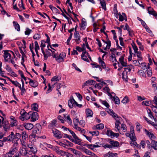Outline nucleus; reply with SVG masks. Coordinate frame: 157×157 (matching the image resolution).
I'll list each match as a JSON object with an SVG mask.
<instances>
[{
    "instance_id": "obj_60",
    "label": "nucleus",
    "mask_w": 157,
    "mask_h": 157,
    "mask_svg": "<svg viewBox=\"0 0 157 157\" xmlns=\"http://www.w3.org/2000/svg\"><path fill=\"white\" fill-rule=\"evenodd\" d=\"M72 33H71V34H70L69 37L68 38V39H67V45H69L70 41L72 38Z\"/></svg>"
},
{
    "instance_id": "obj_39",
    "label": "nucleus",
    "mask_w": 157,
    "mask_h": 157,
    "mask_svg": "<svg viewBox=\"0 0 157 157\" xmlns=\"http://www.w3.org/2000/svg\"><path fill=\"white\" fill-rule=\"evenodd\" d=\"M38 105L36 103H35L33 104V105L32 106V109L33 110L36 111H38Z\"/></svg>"
},
{
    "instance_id": "obj_31",
    "label": "nucleus",
    "mask_w": 157,
    "mask_h": 157,
    "mask_svg": "<svg viewBox=\"0 0 157 157\" xmlns=\"http://www.w3.org/2000/svg\"><path fill=\"white\" fill-rule=\"evenodd\" d=\"M104 128V125L103 124L101 123L97 125L96 126V128L98 130L102 129Z\"/></svg>"
},
{
    "instance_id": "obj_54",
    "label": "nucleus",
    "mask_w": 157,
    "mask_h": 157,
    "mask_svg": "<svg viewBox=\"0 0 157 157\" xmlns=\"http://www.w3.org/2000/svg\"><path fill=\"white\" fill-rule=\"evenodd\" d=\"M110 115L112 116L114 118L117 117L119 119L121 118V117L118 116L117 115L116 113H115L114 112H113L112 113L110 114Z\"/></svg>"
},
{
    "instance_id": "obj_12",
    "label": "nucleus",
    "mask_w": 157,
    "mask_h": 157,
    "mask_svg": "<svg viewBox=\"0 0 157 157\" xmlns=\"http://www.w3.org/2000/svg\"><path fill=\"white\" fill-rule=\"evenodd\" d=\"M31 112H29L28 113H26V116L24 118L22 117H20V120L24 121L25 120H28L31 117Z\"/></svg>"
},
{
    "instance_id": "obj_41",
    "label": "nucleus",
    "mask_w": 157,
    "mask_h": 157,
    "mask_svg": "<svg viewBox=\"0 0 157 157\" xmlns=\"http://www.w3.org/2000/svg\"><path fill=\"white\" fill-rule=\"evenodd\" d=\"M113 132L111 130H107L106 132L107 135L109 136H110L112 138H113Z\"/></svg>"
},
{
    "instance_id": "obj_51",
    "label": "nucleus",
    "mask_w": 157,
    "mask_h": 157,
    "mask_svg": "<svg viewBox=\"0 0 157 157\" xmlns=\"http://www.w3.org/2000/svg\"><path fill=\"white\" fill-rule=\"evenodd\" d=\"M59 76H54L51 79V81H59Z\"/></svg>"
},
{
    "instance_id": "obj_29",
    "label": "nucleus",
    "mask_w": 157,
    "mask_h": 157,
    "mask_svg": "<svg viewBox=\"0 0 157 157\" xmlns=\"http://www.w3.org/2000/svg\"><path fill=\"white\" fill-rule=\"evenodd\" d=\"M21 137L22 140H26V138L28 137V135L25 132H22Z\"/></svg>"
},
{
    "instance_id": "obj_25",
    "label": "nucleus",
    "mask_w": 157,
    "mask_h": 157,
    "mask_svg": "<svg viewBox=\"0 0 157 157\" xmlns=\"http://www.w3.org/2000/svg\"><path fill=\"white\" fill-rule=\"evenodd\" d=\"M29 148L30 149L31 151L34 154L37 152L36 148L35 146L31 145V147H29Z\"/></svg>"
},
{
    "instance_id": "obj_38",
    "label": "nucleus",
    "mask_w": 157,
    "mask_h": 157,
    "mask_svg": "<svg viewBox=\"0 0 157 157\" xmlns=\"http://www.w3.org/2000/svg\"><path fill=\"white\" fill-rule=\"evenodd\" d=\"M130 138L131 140L133 141H135L136 140V138L135 136V133L131 134V136H130Z\"/></svg>"
},
{
    "instance_id": "obj_5",
    "label": "nucleus",
    "mask_w": 157,
    "mask_h": 157,
    "mask_svg": "<svg viewBox=\"0 0 157 157\" xmlns=\"http://www.w3.org/2000/svg\"><path fill=\"white\" fill-rule=\"evenodd\" d=\"M74 36L75 38V40L77 44H78L80 43V37L79 33H75L74 34Z\"/></svg>"
},
{
    "instance_id": "obj_16",
    "label": "nucleus",
    "mask_w": 157,
    "mask_h": 157,
    "mask_svg": "<svg viewBox=\"0 0 157 157\" xmlns=\"http://www.w3.org/2000/svg\"><path fill=\"white\" fill-rule=\"evenodd\" d=\"M9 141H14L15 135L13 132H12L10 135L8 136Z\"/></svg>"
},
{
    "instance_id": "obj_7",
    "label": "nucleus",
    "mask_w": 157,
    "mask_h": 157,
    "mask_svg": "<svg viewBox=\"0 0 157 157\" xmlns=\"http://www.w3.org/2000/svg\"><path fill=\"white\" fill-rule=\"evenodd\" d=\"M147 11L149 14L153 15L155 17V18H156V16H157V13L154 10L153 8H151V7H148Z\"/></svg>"
},
{
    "instance_id": "obj_30",
    "label": "nucleus",
    "mask_w": 157,
    "mask_h": 157,
    "mask_svg": "<svg viewBox=\"0 0 157 157\" xmlns=\"http://www.w3.org/2000/svg\"><path fill=\"white\" fill-rule=\"evenodd\" d=\"M13 23L14 24L15 29H16L17 31H19L20 30V27L19 25L17 22L15 21H13Z\"/></svg>"
},
{
    "instance_id": "obj_28",
    "label": "nucleus",
    "mask_w": 157,
    "mask_h": 157,
    "mask_svg": "<svg viewBox=\"0 0 157 157\" xmlns=\"http://www.w3.org/2000/svg\"><path fill=\"white\" fill-rule=\"evenodd\" d=\"M110 59L113 62H117V60L115 57V55L114 53L112 54V55L110 57Z\"/></svg>"
},
{
    "instance_id": "obj_49",
    "label": "nucleus",
    "mask_w": 157,
    "mask_h": 157,
    "mask_svg": "<svg viewBox=\"0 0 157 157\" xmlns=\"http://www.w3.org/2000/svg\"><path fill=\"white\" fill-rule=\"evenodd\" d=\"M89 133L92 134V136H98L99 134V132L97 131L93 132H90Z\"/></svg>"
},
{
    "instance_id": "obj_50",
    "label": "nucleus",
    "mask_w": 157,
    "mask_h": 157,
    "mask_svg": "<svg viewBox=\"0 0 157 157\" xmlns=\"http://www.w3.org/2000/svg\"><path fill=\"white\" fill-rule=\"evenodd\" d=\"M83 146L87 147L88 148L92 150H93L94 149L93 145L92 144H84Z\"/></svg>"
},
{
    "instance_id": "obj_55",
    "label": "nucleus",
    "mask_w": 157,
    "mask_h": 157,
    "mask_svg": "<svg viewBox=\"0 0 157 157\" xmlns=\"http://www.w3.org/2000/svg\"><path fill=\"white\" fill-rule=\"evenodd\" d=\"M102 146L105 148H112V146L111 145L107 144H102Z\"/></svg>"
},
{
    "instance_id": "obj_24",
    "label": "nucleus",
    "mask_w": 157,
    "mask_h": 157,
    "mask_svg": "<svg viewBox=\"0 0 157 157\" xmlns=\"http://www.w3.org/2000/svg\"><path fill=\"white\" fill-rule=\"evenodd\" d=\"M121 124L119 120H116V121L115 124V127L116 128H117V130L118 132L120 133V134H121V133L120 132V128H118L120 126V124Z\"/></svg>"
},
{
    "instance_id": "obj_40",
    "label": "nucleus",
    "mask_w": 157,
    "mask_h": 157,
    "mask_svg": "<svg viewBox=\"0 0 157 157\" xmlns=\"http://www.w3.org/2000/svg\"><path fill=\"white\" fill-rule=\"evenodd\" d=\"M135 53H137V56L139 60H142V58L141 56V52H135Z\"/></svg>"
},
{
    "instance_id": "obj_6",
    "label": "nucleus",
    "mask_w": 157,
    "mask_h": 157,
    "mask_svg": "<svg viewBox=\"0 0 157 157\" xmlns=\"http://www.w3.org/2000/svg\"><path fill=\"white\" fill-rule=\"evenodd\" d=\"M28 153H29L27 151V150L25 147H21L19 155L25 156Z\"/></svg>"
},
{
    "instance_id": "obj_26",
    "label": "nucleus",
    "mask_w": 157,
    "mask_h": 157,
    "mask_svg": "<svg viewBox=\"0 0 157 157\" xmlns=\"http://www.w3.org/2000/svg\"><path fill=\"white\" fill-rule=\"evenodd\" d=\"M21 136V134L17 133L15 135L14 142L18 141L20 139Z\"/></svg>"
},
{
    "instance_id": "obj_56",
    "label": "nucleus",
    "mask_w": 157,
    "mask_h": 157,
    "mask_svg": "<svg viewBox=\"0 0 157 157\" xmlns=\"http://www.w3.org/2000/svg\"><path fill=\"white\" fill-rule=\"evenodd\" d=\"M150 102L149 101H144L142 102L143 105H145L147 106H148L150 105Z\"/></svg>"
},
{
    "instance_id": "obj_2",
    "label": "nucleus",
    "mask_w": 157,
    "mask_h": 157,
    "mask_svg": "<svg viewBox=\"0 0 157 157\" xmlns=\"http://www.w3.org/2000/svg\"><path fill=\"white\" fill-rule=\"evenodd\" d=\"M41 126L39 124H36V127L33 129L32 135L34 137L37 134H39L40 132V128Z\"/></svg>"
},
{
    "instance_id": "obj_44",
    "label": "nucleus",
    "mask_w": 157,
    "mask_h": 157,
    "mask_svg": "<svg viewBox=\"0 0 157 157\" xmlns=\"http://www.w3.org/2000/svg\"><path fill=\"white\" fill-rule=\"evenodd\" d=\"M124 27V26L123 25H121L120 27H115V28H116L117 29H119V33H120V35H122V29Z\"/></svg>"
},
{
    "instance_id": "obj_36",
    "label": "nucleus",
    "mask_w": 157,
    "mask_h": 157,
    "mask_svg": "<svg viewBox=\"0 0 157 157\" xmlns=\"http://www.w3.org/2000/svg\"><path fill=\"white\" fill-rule=\"evenodd\" d=\"M132 45L135 53L137 52H138L137 51L138 50V48L135 43H134L133 42H132Z\"/></svg>"
},
{
    "instance_id": "obj_46",
    "label": "nucleus",
    "mask_w": 157,
    "mask_h": 157,
    "mask_svg": "<svg viewBox=\"0 0 157 157\" xmlns=\"http://www.w3.org/2000/svg\"><path fill=\"white\" fill-rule=\"evenodd\" d=\"M72 101H73L74 105V106L75 105H76L79 108H81L82 106V105L78 104V103L74 100L73 98H72Z\"/></svg>"
},
{
    "instance_id": "obj_19",
    "label": "nucleus",
    "mask_w": 157,
    "mask_h": 157,
    "mask_svg": "<svg viewBox=\"0 0 157 157\" xmlns=\"http://www.w3.org/2000/svg\"><path fill=\"white\" fill-rule=\"evenodd\" d=\"M117 154H114L112 152H109L104 155V157H117Z\"/></svg>"
},
{
    "instance_id": "obj_23",
    "label": "nucleus",
    "mask_w": 157,
    "mask_h": 157,
    "mask_svg": "<svg viewBox=\"0 0 157 157\" xmlns=\"http://www.w3.org/2000/svg\"><path fill=\"white\" fill-rule=\"evenodd\" d=\"M110 144L111 145L112 148V146L114 147H117L119 145V143L116 141H110L109 142Z\"/></svg>"
},
{
    "instance_id": "obj_14",
    "label": "nucleus",
    "mask_w": 157,
    "mask_h": 157,
    "mask_svg": "<svg viewBox=\"0 0 157 157\" xmlns=\"http://www.w3.org/2000/svg\"><path fill=\"white\" fill-rule=\"evenodd\" d=\"M3 127L5 131L7 132L10 129V126L9 125L8 121L4 122V124H3Z\"/></svg>"
},
{
    "instance_id": "obj_42",
    "label": "nucleus",
    "mask_w": 157,
    "mask_h": 157,
    "mask_svg": "<svg viewBox=\"0 0 157 157\" xmlns=\"http://www.w3.org/2000/svg\"><path fill=\"white\" fill-rule=\"evenodd\" d=\"M57 121L55 120H53L52 122L50 124V127H55L56 126L57 124H56Z\"/></svg>"
},
{
    "instance_id": "obj_8",
    "label": "nucleus",
    "mask_w": 157,
    "mask_h": 157,
    "mask_svg": "<svg viewBox=\"0 0 157 157\" xmlns=\"http://www.w3.org/2000/svg\"><path fill=\"white\" fill-rule=\"evenodd\" d=\"M38 118V113L36 112H34L32 113L31 115V120L32 121H35Z\"/></svg>"
},
{
    "instance_id": "obj_58",
    "label": "nucleus",
    "mask_w": 157,
    "mask_h": 157,
    "mask_svg": "<svg viewBox=\"0 0 157 157\" xmlns=\"http://www.w3.org/2000/svg\"><path fill=\"white\" fill-rule=\"evenodd\" d=\"M32 30L31 29H29V28H27L26 30L25 31V34L26 35H29Z\"/></svg>"
},
{
    "instance_id": "obj_63",
    "label": "nucleus",
    "mask_w": 157,
    "mask_h": 157,
    "mask_svg": "<svg viewBox=\"0 0 157 157\" xmlns=\"http://www.w3.org/2000/svg\"><path fill=\"white\" fill-rule=\"evenodd\" d=\"M121 128L123 129L124 132H125L126 131V127L125 125L124 124H122L121 125Z\"/></svg>"
},
{
    "instance_id": "obj_32",
    "label": "nucleus",
    "mask_w": 157,
    "mask_h": 157,
    "mask_svg": "<svg viewBox=\"0 0 157 157\" xmlns=\"http://www.w3.org/2000/svg\"><path fill=\"white\" fill-rule=\"evenodd\" d=\"M64 117L65 119L67 120H68L67 122L70 124H72V121L71 119L70 118L69 115H68L66 117L65 115H64Z\"/></svg>"
},
{
    "instance_id": "obj_64",
    "label": "nucleus",
    "mask_w": 157,
    "mask_h": 157,
    "mask_svg": "<svg viewBox=\"0 0 157 157\" xmlns=\"http://www.w3.org/2000/svg\"><path fill=\"white\" fill-rule=\"evenodd\" d=\"M35 49H40V47L38 45V43L36 41H35Z\"/></svg>"
},
{
    "instance_id": "obj_57",
    "label": "nucleus",
    "mask_w": 157,
    "mask_h": 157,
    "mask_svg": "<svg viewBox=\"0 0 157 157\" xmlns=\"http://www.w3.org/2000/svg\"><path fill=\"white\" fill-rule=\"evenodd\" d=\"M146 143L147 144V147L149 149H150L151 148V143L149 140H146Z\"/></svg>"
},
{
    "instance_id": "obj_27",
    "label": "nucleus",
    "mask_w": 157,
    "mask_h": 157,
    "mask_svg": "<svg viewBox=\"0 0 157 157\" xmlns=\"http://www.w3.org/2000/svg\"><path fill=\"white\" fill-rule=\"evenodd\" d=\"M100 2L101 4V6L102 8L104 9L105 10H106V3L105 1L104 0H100Z\"/></svg>"
},
{
    "instance_id": "obj_1",
    "label": "nucleus",
    "mask_w": 157,
    "mask_h": 157,
    "mask_svg": "<svg viewBox=\"0 0 157 157\" xmlns=\"http://www.w3.org/2000/svg\"><path fill=\"white\" fill-rule=\"evenodd\" d=\"M11 51L5 50H3L4 52L3 56L4 57V60L5 62H8L11 57V55L10 53Z\"/></svg>"
},
{
    "instance_id": "obj_21",
    "label": "nucleus",
    "mask_w": 157,
    "mask_h": 157,
    "mask_svg": "<svg viewBox=\"0 0 157 157\" xmlns=\"http://www.w3.org/2000/svg\"><path fill=\"white\" fill-rule=\"evenodd\" d=\"M52 149L58 155H60L63 150H60L58 147H53Z\"/></svg>"
},
{
    "instance_id": "obj_11",
    "label": "nucleus",
    "mask_w": 157,
    "mask_h": 157,
    "mask_svg": "<svg viewBox=\"0 0 157 157\" xmlns=\"http://www.w3.org/2000/svg\"><path fill=\"white\" fill-rule=\"evenodd\" d=\"M82 140L78 138L77 136L73 140H72V142L75 143V144H78L79 145H82L81 144Z\"/></svg>"
},
{
    "instance_id": "obj_22",
    "label": "nucleus",
    "mask_w": 157,
    "mask_h": 157,
    "mask_svg": "<svg viewBox=\"0 0 157 157\" xmlns=\"http://www.w3.org/2000/svg\"><path fill=\"white\" fill-rule=\"evenodd\" d=\"M98 60L100 64L101 65V66L103 68H105L106 67V66L104 62L101 60V58L100 57L98 58Z\"/></svg>"
},
{
    "instance_id": "obj_48",
    "label": "nucleus",
    "mask_w": 157,
    "mask_h": 157,
    "mask_svg": "<svg viewBox=\"0 0 157 157\" xmlns=\"http://www.w3.org/2000/svg\"><path fill=\"white\" fill-rule=\"evenodd\" d=\"M56 60H57L58 63H60L62 62L63 61H64V59L63 58L61 57H60V56H57V57Z\"/></svg>"
},
{
    "instance_id": "obj_20",
    "label": "nucleus",
    "mask_w": 157,
    "mask_h": 157,
    "mask_svg": "<svg viewBox=\"0 0 157 157\" xmlns=\"http://www.w3.org/2000/svg\"><path fill=\"white\" fill-rule=\"evenodd\" d=\"M144 131H145L146 134L147 136H148L149 137H150V138L151 139H154L155 138V137L154 136L153 134L149 132L146 129H144Z\"/></svg>"
},
{
    "instance_id": "obj_53",
    "label": "nucleus",
    "mask_w": 157,
    "mask_h": 157,
    "mask_svg": "<svg viewBox=\"0 0 157 157\" xmlns=\"http://www.w3.org/2000/svg\"><path fill=\"white\" fill-rule=\"evenodd\" d=\"M83 151L86 154L88 155H90L91 154H92V152L90 151L89 150L86 149V148H84V149Z\"/></svg>"
},
{
    "instance_id": "obj_62",
    "label": "nucleus",
    "mask_w": 157,
    "mask_h": 157,
    "mask_svg": "<svg viewBox=\"0 0 157 157\" xmlns=\"http://www.w3.org/2000/svg\"><path fill=\"white\" fill-rule=\"evenodd\" d=\"M40 38V36L38 34H35L33 36V38L35 39H39Z\"/></svg>"
},
{
    "instance_id": "obj_61",
    "label": "nucleus",
    "mask_w": 157,
    "mask_h": 157,
    "mask_svg": "<svg viewBox=\"0 0 157 157\" xmlns=\"http://www.w3.org/2000/svg\"><path fill=\"white\" fill-rule=\"evenodd\" d=\"M141 64L142 66L141 68L144 70H145V69H147V66L146 65V63L145 62H143Z\"/></svg>"
},
{
    "instance_id": "obj_15",
    "label": "nucleus",
    "mask_w": 157,
    "mask_h": 157,
    "mask_svg": "<svg viewBox=\"0 0 157 157\" xmlns=\"http://www.w3.org/2000/svg\"><path fill=\"white\" fill-rule=\"evenodd\" d=\"M86 117H92L93 114L92 111L89 109H87L86 110Z\"/></svg>"
},
{
    "instance_id": "obj_52",
    "label": "nucleus",
    "mask_w": 157,
    "mask_h": 157,
    "mask_svg": "<svg viewBox=\"0 0 157 157\" xmlns=\"http://www.w3.org/2000/svg\"><path fill=\"white\" fill-rule=\"evenodd\" d=\"M101 101L102 104L105 105L107 108L109 107V105L106 101Z\"/></svg>"
},
{
    "instance_id": "obj_35",
    "label": "nucleus",
    "mask_w": 157,
    "mask_h": 157,
    "mask_svg": "<svg viewBox=\"0 0 157 157\" xmlns=\"http://www.w3.org/2000/svg\"><path fill=\"white\" fill-rule=\"evenodd\" d=\"M17 121L16 120L11 121L10 125L11 127L16 126L17 125Z\"/></svg>"
},
{
    "instance_id": "obj_4",
    "label": "nucleus",
    "mask_w": 157,
    "mask_h": 157,
    "mask_svg": "<svg viewBox=\"0 0 157 157\" xmlns=\"http://www.w3.org/2000/svg\"><path fill=\"white\" fill-rule=\"evenodd\" d=\"M17 151L16 147L12 148L8 152L5 154V157H12Z\"/></svg>"
},
{
    "instance_id": "obj_59",
    "label": "nucleus",
    "mask_w": 157,
    "mask_h": 157,
    "mask_svg": "<svg viewBox=\"0 0 157 157\" xmlns=\"http://www.w3.org/2000/svg\"><path fill=\"white\" fill-rule=\"evenodd\" d=\"M82 59L85 61L89 62V61L88 59L87 56H81Z\"/></svg>"
},
{
    "instance_id": "obj_17",
    "label": "nucleus",
    "mask_w": 157,
    "mask_h": 157,
    "mask_svg": "<svg viewBox=\"0 0 157 157\" xmlns=\"http://www.w3.org/2000/svg\"><path fill=\"white\" fill-rule=\"evenodd\" d=\"M70 149L75 155L76 156L78 157H79L80 156L81 153L79 151L72 148H71Z\"/></svg>"
},
{
    "instance_id": "obj_10",
    "label": "nucleus",
    "mask_w": 157,
    "mask_h": 157,
    "mask_svg": "<svg viewBox=\"0 0 157 157\" xmlns=\"http://www.w3.org/2000/svg\"><path fill=\"white\" fill-rule=\"evenodd\" d=\"M29 79L30 80L29 83L31 86L35 88L38 86V83L36 81H34L30 78H29Z\"/></svg>"
},
{
    "instance_id": "obj_18",
    "label": "nucleus",
    "mask_w": 157,
    "mask_h": 157,
    "mask_svg": "<svg viewBox=\"0 0 157 157\" xmlns=\"http://www.w3.org/2000/svg\"><path fill=\"white\" fill-rule=\"evenodd\" d=\"M151 148H153L155 150H157V141L154 140H152L151 143Z\"/></svg>"
},
{
    "instance_id": "obj_3",
    "label": "nucleus",
    "mask_w": 157,
    "mask_h": 157,
    "mask_svg": "<svg viewBox=\"0 0 157 157\" xmlns=\"http://www.w3.org/2000/svg\"><path fill=\"white\" fill-rule=\"evenodd\" d=\"M52 133L54 134V136L59 139L62 138L63 134L60 132L55 128H52Z\"/></svg>"
},
{
    "instance_id": "obj_47",
    "label": "nucleus",
    "mask_w": 157,
    "mask_h": 157,
    "mask_svg": "<svg viewBox=\"0 0 157 157\" xmlns=\"http://www.w3.org/2000/svg\"><path fill=\"white\" fill-rule=\"evenodd\" d=\"M114 100L115 101V103L116 104H119L120 103V101L119 98L117 97H113Z\"/></svg>"
},
{
    "instance_id": "obj_34",
    "label": "nucleus",
    "mask_w": 157,
    "mask_h": 157,
    "mask_svg": "<svg viewBox=\"0 0 157 157\" xmlns=\"http://www.w3.org/2000/svg\"><path fill=\"white\" fill-rule=\"evenodd\" d=\"M68 105L69 107L71 108H72L73 107L74 103L72 101V99H70L68 101Z\"/></svg>"
},
{
    "instance_id": "obj_45",
    "label": "nucleus",
    "mask_w": 157,
    "mask_h": 157,
    "mask_svg": "<svg viewBox=\"0 0 157 157\" xmlns=\"http://www.w3.org/2000/svg\"><path fill=\"white\" fill-rule=\"evenodd\" d=\"M68 154V152L64 151H62L60 155L62 156H63L62 157H67Z\"/></svg>"
},
{
    "instance_id": "obj_33",
    "label": "nucleus",
    "mask_w": 157,
    "mask_h": 157,
    "mask_svg": "<svg viewBox=\"0 0 157 157\" xmlns=\"http://www.w3.org/2000/svg\"><path fill=\"white\" fill-rule=\"evenodd\" d=\"M129 99L127 96H126L122 100L121 102L124 104H126V103L129 102Z\"/></svg>"
},
{
    "instance_id": "obj_9",
    "label": "nucleus",
    "mask_w": 157,
    "mask_h": 157,
    "mask_svg": "<svg viewBox=\"0 0 157 157\" xmlns=\"http://www.w3.org/2000/svg\"><path fill=\"white\" fill-rule=\"evenodd\" d=\"M23 125L27 130H31L33 127V124L31 123H25L23 124Z\"/></svg>"
},
{
    "instance_id": "obj_13",
    "label": "nucleus",
    "mask_w": 157,
    "mask_h": 157,
    "mask_svg": "<svg viewBox=\"0 0 157 157\" xmlns=\"http://www.w3.org/2000/svg\"><path fill=\"white\" fill-rule=\"evenodd\" d=\"M95 82V81L93 80H89L86 81V82L84 83L82 86L83 88L86 86H90L92 84H94V82Z\"/></svg>"
},
{
    "instance_id": "obj_43",
    "label": "nucleus",
    "mask_w": 157,
    "mask_h": 157,
    "mask_svg": "<svg viewBox=\"0 0 157 157\" xmlns=\"http://www.w3.org/2000/svg\"><path fill=\"white\" fill-rule=\"evenodd\" d=\"M73 122L74 126H76V125H78L79 120L77 118H75L73 120Z\"/></svg>"
},
{
    "instance_id": "obj_37",
    "label": "nucleus",
    "mask_w": 157,
    "mask_h": 157,
    "mask_svg": "<svg viewBox=\"0 0 157 157\" xmlns=\"http://www.w3.org/2000/svg\"><path fill=\"white\" fill-rule=\"evenodd\" d=\"M136 42L139 45V48L141 50H144V48L143 46L142 45L141 43L139 42L138 40H136Z\"/></svg>"
}]
</instances>
